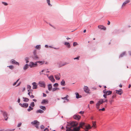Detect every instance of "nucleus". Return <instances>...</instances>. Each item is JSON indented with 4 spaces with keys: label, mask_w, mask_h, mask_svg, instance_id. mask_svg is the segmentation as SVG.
<instances>
[{
    "label": "nucleus",
    "mask_w": 131,
    "mask_h": 131,
    "mask_svg": "<svg viewBox=\"0 0 131 131\" xmlns=\"http://www.w3.org/2000/svg\"><path fill=\"white\" fill-rule=\"evenodd\" d=\"M116 96V95H113L112 96V99H114V98Z\"/></svg>",
    "instance_id": "obj_61"
},
{
    "label": "nucleus",
    "mask_w": 131,
    "mask_h": 131,
    "mask_svg": "<svg viewBox=\"0 0 131 131\" xmlns=\"http://www.w3.org/2000/svg\"><path fill=\"white\" fill-rule=\"evenodd\" d=\"M78 45V43L76 42H74L73 43V46H75Z\"/></svg>",
    "instance_id": "obj_42"
},
{
    "label": "nucleus",
    "mask_w": 131,
    "mask_h": 131,
    "mask_svg": "<svg viewBox=\"0 0 131 131\" xmlns=\"http://www.w3.org/2000/svg\"><path fill=\"white\" fill-rule=\"evenodd\" d=\"M33 85L32 88L33 89H36L37 88V85L36 84V82H34L32 83Z\"/></svg>",
    "instance_id": "obj_15"
},
{
    "label": "nucleus",
    "mask_w": 131,
    "mask_h": 131,
    "mask_svg": "<svg viewBox=\"0 0 131 131\" xmlns=\"http://www.w3.org/2000/svg\"><path fill=\"white\" fill-rule=\"evenodd\" d=\"M21 83V82H19L16 86H16H19L20 85Z\"/></svg>",
    "instance_id": "obj_59"
},
{
    "label": "nucleus",
    "mask_w": 131,
    "mask_h": 131,
    "mask_svg": "<svg viewBox=\"0 0 131 131\" xmlns=\"http://www.w3.org/2000/svg\"><path fill=\"white\" fill-rule=\"evenodd\" d=\"M29 66V65L28 64H26L23 67V70H26L28 68Z\"/></svg>",
    "instance_id": "obj_24"
},
{
    "label": "nucleus",
    "mask_w": 131,
    "mask_h": 131,
    "mask_svg": "<svg viewBox=\"0 0 131 131\" xmlns=\"http://www.w3.org/2000/svg\"><path fill=\"white\" fill-rule=\"evenodd\" d=\"M2 3L5 6H6L8 5V4L7 3L5 2H2Z\"/></svg>",
    "instance_id": "obj_47"
},
{
    "label": "nucleus",
    "mask_w": 131,
    "mask_h": 131,
    "mask_svg": "<svg viewBox=\"0 0 131 131\" xmlns=\"http://www.w3.org/2000/svg\"><path fill=\"white\" fill-rule=\"evenodd\" d=\"M79 57H76V58H74V60H76V59H77V60H79Z\"/></svg>",
    "instance_id": "obj_54"
},
{
    "label": "nucleus",
    "mask_w": 131,
    "mask_h": 131,
    "mask_svg": "<svg viewBox=\"0 0 131 131\" xmlns=\"http://www.w3.org/2000/svg\"><path fill=\"white\" fill-rule=\"evenodd\" d=\"M20 99L19 98H18V99L17 102L18 103H19L20 102Z\"/></svg>",
    "instance_id": "obj_58"
},
{
    "label": "nucleus",
    "mask_w": 131,
    "mask_h": 131,
    "mask_svg": "<svg viewBox=\"0 0 131 131\" xmlns=\"http://www.w3.org/2000/svg\"><path fill=\"white\" fill-rule=\"evenodd\" d=\"M97 103L96 104V107L97 109H98L99 108V106H100V105H97Z\"/></svg>",
    "instance_id": "obj_44"
},
{
    "label": "nucleus",
    "mask_w": 131,
    "mask_h": 131,
    "mask_svg": "<svg viewBox=\"0 0 131 131\" xmlns=\"http://www.w3.org/2000/svg\"><path fill=\"white\" fill-rule=\"evenodd\" d=\"M25 60L26 61V63H27L29 62V58L28 57L26 58H25Z\"/></svg>",
    "instance_id": "obj_39"
},
{
    "label": "nucleus",
    "mask_w": 131,
    "mask_h": 131,
    "mask_svg": "<svg viewBox=\"0 0 131 131\" xmlns=\"http://www.w3.org/2000/svg\"><path fill=\"white\" fill-rule=\"evenodd\" d=\"M128 53L131 56V51H129Z\"/></svg>",
    "instance_id": "obj_63"
},
{
    "label": "nucleus",
    "mask_w": 131,
    "mask_h": 131,
    "mask_svg": "<svg viewBox=\"0 0 131 131\" xmlns=\"http://www.w3.org/2000/svg\"><path fill=\"white\" fill-rule=\"evenodd\" d=\"M15 130V129H8L6 131H14Z\"/></svg>",
    "instance_id": "obj_52"
},
{
    "label": "nucleus",
    "mask_w": 131,
    "mask_h": 131,
    "mask_svg": "<svg viewBox=\"0 0 131 131\" xmlns=\"http://www.w3.org/2000/svg\"><path fill=\"white\" fill-rule=\"evenodd\" d=\"M37 63V61L35 62V63L32 62H30V64H29V66L30 68L37 67L38 66Z\"/></svg>",
    "instance_id": "obj_3"
},
{
    "label": "nucleus",
    "mask_w": 131,
    "mask_h": 131,
    "mask_svg": "<svg viewBox=\"0 0 131 131\" xmlns=\"http://www.w3.org/2000/svg\"><path fill=\"white\" fill-rule=\"evenodd\" d=\"M59 84L57 83H56L54 84L53 85V86L54 87H57L58 86Z\"/></svg>",
    "instance_id": "obj_40"
},
{
    "label": "nucleus",
    "mask_w": 131,
    "mask_h": 131,
    "mask_svg": "<svg viewBox=\"0 0 131 131\" xmlns=\"http://www.w3.org/2000/svg\"><path fill=\"white\" fill-rule=\"evenodd\" d=\"M98 28L101 29H103L104 30H105L106 29V27L102 25H99L98 26Z\"/></svg>",
    "instance_id": "obj_17"
},
{
    "label": "nucleus",
    "mask_w": 131,
    "mask_h": 131,
    "mask_svg": "<svg viewBox=\"0 0 131 131\" xmlns=\"http://www.w3.org/2000/svg\"><path fill=\"white\" fill-rule=\"evenodd\" d=\"M35 48L39 50L41 48V45H37L35 47Z\"/></svg>",
    "instance_id": "obj_29"
},
{
    "label": "nucleus",
    "mask_w": 131,
    "mask_h": 131,
    "mask_svg": "<svg viewBox=\"0 0 131 131\" xmlns=\"http://www.w3.org/2000/svg\"><path fill=\"white\" fill-rule=\"evenodd\" d=\"M36 112V113H43L44 112V111H43L42 110H41L39 109L37 110Z\"/></svg>",
    "instance_id": "obj_27"
},
{
    "label": "nucleus",
    "mask_w": 131,
    "mask_h": 131,
    "mask_svg": "<svg viewBox=\"0 0 131 131\" xmlns=\"http://www.w3.org/2000/svg\"><path fill=\"white\" fill-rule=\"evenodd\" d=\"M116 93L117 94L121 95L123 93V92L121 89H120L119 90H116Z\"/></svg>",
    "instance_id": "obj_11"
},
{
    "label": "nucleus",
    "mask_w": 131,
    "mask_h": 131,
    "mask_svg": "<svg viewBox=\"0 0 131 131\" xmlns=\"http://www.w3.org/2000/svg\"><path fill=\"white\" fill-rule=\"evenodd\" d=\"M48 103V100L43 99V100L41 102L42 104H47Z\"/></svg>",
    "instance_id": "obj_16"
},
{
    "label": "nucleus",
    "mask_w": 131,
    "mask_h": 131,
    "mask_svg": "<svg viewBox=\"0 0 131 131\" xmlns=\"http://www.w3.org/2000/svg\"><path fill=\"white\" fill-rule=\"evenodd\" d=\"M106 91V89H105L103 91V92L104 94L103 95V96L105 98H107V91Z\"/></svg>",
    "instance_id": "obj_14"
},
{
    "label": "nucleus",
    "mask_w": 131,
    "mask_h": 131,
    "mask_svg": "<svg viewBox=\"0 0 131 131\" xmlns=\"http://www.w3.org/2000/svg\"><path fill=\"white\" fill-rule=\"evenodd\" d=\"M64 45H67V46L68 48H70L71 47L70 43L68 42H65L64 43Z\"/></svg>",
    "instance_id": "obj_21"
},
{
    "label": "nucleus",
    "mask_w": 131,
    "mask_h": 131,
    "mask_svg": "<svg viewBox=\"0 0 131 131\" xmlns=\"http://www.w3.org/2000/svg\"><path fill=\"white\" fill-rule=\"evenodd\" d=\"M60 74H59L55 75V78L56 80H59L60 79Z\"/></svg>",
    "instance_id": "obj_20"
},
{
    "label": "nucleus",
    "mask_w": 131,
    "mask_h": 131,
    "mask_svg": "<svg viewBox=\"0 0 131 131\" xmlns=\"http://www.w3.org/2000/svg\"><path fill=\"white\" fill-rule=\"evenodd\" d=\"M48 78L52 82H54L55 81L53 75H51L48 77Z\"/></svg>",
    "instance_id": "obj_10"
},
{
    "label": "nucleus",
    "mask_w": 131,
    "mask_h": 131,
    "mask_svg": "<svg viewBox=\"0 0 131 131\" xmlns=\"http://www.w3.org/2000/svg\"><path fill=\"white\" fill-rule=\"evenodd\" d=\"M39 107L41 109L44 111H45L46 110V107L45 106H40Z\"/></svg>",
    "instance_id": "obj_31"
},
{
    "label": "nucleus",
    "mask_w": 131,
    "mask_h": 131,
    "mask_svg": "<svg viewBox=\"0 0 131 131\" xmlns=\"http://www.w3.org/2000/svg\"><path fill=\"white\" fill-rule=\"evenodd\" d=\"M45 61H37V63H40V65H42L44 63Z\"/></svg>",
    "instance_id": "obj_32"
},
{
    "label": "nucleus",
    "mask_w": 131,
    "mask_h": 131,
    "mask_svg": "<svg viewBox=\"0 0 131 131\" xmlns=\"http://www.w3.org/2000/svg\"><path fill=\"white\" fill-rule=\"evenodd\" d=\"M31 124L34 125L37 129L39 128V126L40 124V122L37 120H35L31 122Z\"/></svg>",
    "instance_id": "obj_2"
},
{
    "label": "nucleus",
    "mask_w": 131,
    "mask_h": 131,
    "mask_svg": "<svg viewBox=\"0 0 131 131\" xmlns=\"http://www.w3.org/2000/svg\"><path fill=\"white\" fill-rule=\"evenodd\" d=\"M3 115L5 121H7L8 118V115L6 112H3Z\"/></svg>",
    "instance_id": "obj_8"
},
{
    "label": "nucleus",
    "mask_w": 131,
    "mask_h": 131,
    "mask_svg": "<svg viewBox=\"0 0 131 131\" xmlns=\"http://www.w3.org/2000/svg\"><path fill=\"white\" fill-rule=\"evenodd\" d=\"M84 90L85 92L88 93H90L89 92V90L87 86H85Z\"/></svg>",
    "instance_id": "obj_12"
},
{
    "label": "nucleus",
    "mask_w": 131,
    "mask_h": 131,
    "mask_svg": "<svg viewBox=\"0 0 131 131\" xmlns=\"http://www.w3.org/2000/svg\"><path fill=\"white\" fill-rule=\"evenodd\" d=\"M35 105L34 102H32L30 104V106L32 107H34L35 106Z\"/></svg>",
    "instance_id": "obj_37"
},
{
    "label": "nucleus",
    "mask_w": 131,
    "mask_h": 131,
    "mask_svg": "<svg viewBox=\"0 0 131 131\" xmlns=\"http://www.w3.org/2000/svg\"><path fill=\"white\" fill-rule=\"evenodd\" d=\"M19 104L22 107L25 108L27 107L28 106V104L27 103H24L23 104L19 103Z\"/></svg>",
    "instance_id": "obj_6"
},
{
    "label": "nucleus",
    "mask_w": 131,
    "mask_h": 131,
    "mask_svg": "<svg viewBox=\"0 0 131 131\" xmlns=\"http://www.w3.org/2000/svg\"><path fill=\"white\" fill-rule=\"evenodd\" d=\"M129 1L128 0H126L123 3L122 7H123L125 6L126 4L129 3Z\"/></svg>",
    "instance_id": "obj_22"
},
{
    "label": "nucleus",
    "mask_w": 131,
    "mask_h": 131,
    "mask_svg": "<svg viewBox=\"0 0 131 131\" xmlns=\"http://www.w3.org/2000/svg\"><path fill=\"white\" fill-rule=\"evenodd\" d=\"M47 3L48 5L50 7L52 6V5L50 4V0H47Z\"/></svg>",
    "instance_id": "obj_35"
},
{
    "label": "nucleus",
    "mask_w": 131,
    "mask_h": 131,
    "mask_svg": "<svg viewBox=\"0 0 131 131\" xmlns=\"http://www.w3.org/2000/svg\"><path fill=\"white\" fill-rule=\"evenodd\" d=\"M21 123H18L17 126L18 127H20L21 126Z\"/></svg>",
    "instance_id": "obj_51"
},
{
    "label": "nucleus",
    "mask_w": 131,
    "mask_h": 131,
    "mask_svg": "<svg viewBox=\"0 0 131 131\" xmlns=\"http://www.w3.org/2000/svg\"><path fill=\"white\" fill-rule=\"evenodd\" d=\"M30 97L31 98H33L35 97L33 95L30 96Z\"/></svg>",
    "instance_id": "obj_55"
},
{
    "label": "nucleus",
    "mask_w": 131,
    "mask_h": 131,
    "mask_svg": "<svg viewBox=\"0 0 131 131\" xmlns=\"http://www.w3.org/2000/svg\"><path fill=\"white\" fill-rule=\"evenodd\" d=\"M80 118V116L78 115H75L73 116V118L74 119L77 120H79Z\"/></svg>",
    "instance_id": "obj_13"
},
{
    "label": "nucleus",
    "mask_w": 131,
    "mask_h": 131,
    "mask_svg": "<svg viewBox=\"0 0 131 131\" xmlns=\"http://www.w3.org/2000/svg\"><path fill=\"white\" fill-rule=\"evenodd\" d=\"M61 85L62 86H65V82L63 80H62L60 82Z\"/></svg>",
    "instance_id": "obj_30"
},
{
    "label": "nucleus",
    "mask_w": 131,
    "mask_h": 131,
    "mask_svg": "<svg viewBox=\"0 0 131 131\" xmlns=\"http://www.w3.org/2000/svg\"><path fill=\"white\" fill-rule=\"evenodd\" d=\"M84 125H83V126L82 128H83V127H85V130H87L88 129H90L91 128V126L90 125H85V124L84 123ZM84 129H85V128H84Z\"/></svg>",
    "instance_id": "obj_9"
},
{
    "label": "nucleus",
    "mask_w": 131,
    "mask_h": 131,
    "mask_svg": "<svg viewBox=\"0 0 131 131\" xmlns=\"http://www.w3.org/2000/svg\"><path fill=\"white\" fill-rule=\"evenodd\" d=\"M56 88H53L52 89V91L53 92H54L56 91Z\"/></svg>",
    "instance_id": "obj_50"
},
{
    "label": "nucleus",
    "mask_w": 131,
    "mask_h": 131,
    "mask_svg": "<svg viewBox=\"0 0 131 131\" xmlns=\"http://www.w3.org/2000/svg\"><path fill=\"white\" fill-rule=\"evenodd\" d=\"M40 127L41 129H43L45 128V127L43 125H42L40 126Z\"/></svg>",
    "instance_id": "obj_49"
},
{
    "label": "nucleus",
    "mask_w": 131,
    "mask_h": 131,
    "mask_svg": "<svg viewBox=\"0 0 131 131\" xmlns=\"http://www.w3.org/2000/svg\"><path fill=\"white\" fill-rule=\"evenodd\" d=\"M33 109V108L32 107H31V106H30L29 107V108L27 109V110L28 112H29L31 110H32Z\"/></svg>",
    "instance_id": "obj_33"
},
{
    "label": "nucleus",
    "mask_w": 131,
    "mask_h": 131,
    "mask_svg": "<svg viewBox=\"0 0 131 131\" xmlns=\"http://www.w3.org/2000/svg\"><path fill=\"white\" fill-rule=\"evenodd\" d=\"M104 100L105 99H100V100L98 101L97 103V105H100L101 104H102L103 103L107 102L108 101L107 100Z\"/></svg>",
    "instance_id": "obj_4"
},
{
    "label": "nucleus",
    "mask_w": 131,
    "mask_h": 131,
    "mask_svg": "<svg viewBox=\"0 0 131 131\" xmlns=\"http://www.w3.org/2000/svg\"><path fill=\"white\" fill-rule=\"evenodd\" d=\"M76 97L77 99L81 98L82 97V96L79 95L78 93H76Z\"/></svg>",
    "instance_id": "obj_26"
},
{
    "label": "nucleus",
    "mask_w": 131,
    "mask_h": 131,
    "mask_svg": "<svg viewBox=\"0 0 131 131\" xmlns=\"http://www.w3.org/2000/svg\"><path fill=\"white\" fill-rule=\"evenodd\" d=\"M61 99H63V100H65L66 99V97H61Z\"/></svg>",
    "instance_id": "obj_62"
},
{
    "label": "nucleus",
    "mask_w": 131,
    "mask_h": 131,
    "mask_svg": "<svg viewBox=\"0 0 131 131\" xmlns=\"http://www.w3.org/2000/svg\"><path fill=\"white\" fill-rule=\"evenodd\" d=\"M121 31L119 29H115L113 31V33L115 34H118L120 33Z\"/></svg>",
    "instance_id": "obj_18"
},
{
    "label": "nucleus",
    "mask_w": 131,
    "mask_h": 131,
    "mask_svg": "<svg viewBox=\"0 0 131 131\" xmlns=\"http://www.w3.org/2000/svg\"><path fill=\"white\" fill-rule=\"evenodd\" d=\"M126 54V52L124 51L119 56V58H122L123 57L124 55H125Z\"/></svg>",
    "instance_id": "obj_19"
},
{
    "label": "nucleus",
    "mask_w": 131,
    "mask_h": 131,
    "mask_svg": "<svg viewBox=\"0 0 131 131\" xmlns=\"http://www.w3.org/2000/svg\"><path fill=\"white\" fill-rule=\"evenodd\" d=\"M92 124H93V127L95 128L96 127V123H95V122H92Z\"/></svg>",
    "instance_id": "obj_41"
},
{
    "label": "nucleus",
    "mask_w": 131,
    "mask_h": 131,
    "mask_svg": "<svg viewBox=\"0 0 131 131\" xmlns=\"http://www.w3.org/2000/svg\"><path fill=\"white\" fill-rule=\"evenodd\" d=\"M43 97H46L47 96L46 94L44 93H43Z\"/></svg>",
    "instance_id": "obj_57"
},
{
    "label": "nucleus",
    "mask_w": 131,
    "mask_h": 131,
    "mask_svg": "<svg viewBox=\"0 0 131 131\" xmlns=\"http://www.w3.org/2000/svg\"><path fill=\"white\" fill-rule=\"evenodd\" d=\"M105 108L104 107L102 109H99V111H104L105 110Z\"/></svg>",
    "instance_id": "obj_48"
},
{
    "label": "nucleus",
    "mask_w": 131,
    "mask_h": 131,
    "mask_svg": "<svg viewBox=\"0 0 131 131\" xmlns=\"http://www.w3.org/2000/svg\"><path fill=\"white\" fill-rule=\"evenodd\" d=\"M94 103V101H90V104H93Z\"/></svg>",
    "instance_id": "obj_53"
},
{
    "label": "nucleus",
    "mask_w": 131,
    "mask_h": 131,
    "mask_svg": "<svg viewBox=\"0 0 131 131\" xmlns=\"http://www.w3.org/2000/svg\"><path fill=\"white\" fill-rule=\"evenodd\" d=\"M38 84L41 87L45 88L46 87V84L44 81H40L39 82Z\"/></svg>",
    "instance_id": "obj_5"
},
{
    "label": "nucleus",
    "mask_w": 131,
    "mask_h": 131,
    "mask_svg": "<svg viewBox=\"0 0 131 131\" xmlns=\"http://www.w3.org/2000/svg\"><path fill=\"white\" fill-rule=\"evenodd\" d=\"M36 50H34L33 52V55L36 54Z\"/></svg>",
    "instance_id": "obj_46"
},
{
    "label": "nucleus",
    "mask_w": 131,
    "mask_h": 131,
    "mask_svg": "<svg viewBox=\"0 0 131 131\" xmlns=\"http://www.w3.org/2000/svg\"><path fill=\"white\" fill-rule=\"evenodd\" d=\"M32 100L35 102H36L37 101L36 99H33Z\"/></svg>",
    "instance_id": "obj_64"
},
{
    "label": "nucleus",
    "mask_w": 131,
    "mask_h": 131,
    "mask_svg": "<svg viewBox=\"0 0 131 131\" xmlns=\"http://www.w3.org/2000/svg\"><path fill=\"white\" fill-rule=\"evenodd\" d=\"M48 90L49 91H51L52 89V86L51 84H49L48 85Z\"/></svg>",
    "instance_id": "obj_23"
},
{
    "label": "nucleus",
    "mask_w": 131,
    "mask_h": 131,
    "mask_svg": "<svg viewBox=\"0 0 131 131\" xmlns=\"http://www.w3.org/2000/svg\"><path fill=\"white\" fill-rule=\"evenodd\" d=\"M7 67H8L10 69L12 70L14 68V67L12 65H10L9 66H7Z\"/></svg>",
    "instance_id": "obj_38"
},
{
    "label": "nucleus",
    "mask_w": 131,
    "mask_h": 131,
    "mask_svg": "<svg viewBox=\"0 0 131 131\" xmlns=\"http://www.w3.org/2000/svg\"><path fill=\"white\" fill-rule=\"evenodd\" d=\"M23 99H24L23 101L25 102H27L29 100V99L26 97H23Z\"/></svg>",
    "instance_id": "obj_28"
},
{
    "label": "nucleus",
    "mask_w": 131,
    "mask_h": 131,
    "mask_svg": "<svg viewBox=\"0 0 131 131\" xmlns=\"http://www.w3.org/2000/svg\"><path fill=\"white\" fill-rule=\"evenodd\" d=\"M84 113V112L82 111H81L79 112V113L80 114H83Z\"/></svg>",
    "instance_id": "obj_60"
},
{
    "label": "nucleus",
    "mask_w": 131,
    "mask_h": 131,
    "mask_svg": "<svg viewBox=\"0 0 131 131\" xmlns=\"http://www.w3.org/2000/svg\"><path fill=\"white\" fill-rule=\"evenodd\" d=\"M43 131H49V129L47 128H45Z\"/></svg>",
    "instance_id": "obj_56"
},
{
    "label": "nucleus",
    "mask_w": 131,
    "mask_h": 131,
    "mask_svg": "<svg viewBox=\"0 0 131 131\" xmlns=\"http://www.w3.org/2000/svg\"><path fill=\"white\" fill-rule=\"evenodd\" d=\"M27 88L28 89H29V90H30L31 88V86L30 85H27Z\"/></svg>",
    "instance_id": "obj_45"
},
{
    "label": "nucleus",
    "mask_w": 131,
    "mask_h": 131,
    "mask_svg": "<svg viewBox=\"0 0 131 131\" xmlns=\"http://www.w3.org/2000/svg\"><path fill=\"white\" fill-rule=\"evenodd\" d=\"M107 91V95H111L112 93V91Z\"/></svg>",
    "instance_id": "obj_34"
},
{
    "label": "nucleus",
    "mask_w": 131,
    "mask_h": 131,
    "mask_svg": "<svg viewBox=\"0 0 131 131\" xmlns=\"http://www.w3.org/2000/svg\"><path fill=\"white\" fill-rule=\"evenodd\" d=\"M10 62L11 63L13 64H16L19 66V63L15 61L14 59H12L11 60Z\"/></svg>",
    "instance_id": "obj_7"
},
{
    "label": "nucleus",
    "mask_w": 131,
    "mask_h": 131,
    "mask_svg": "<svg viewBox=\"0 0 131 131\" xmlns=\"http://www.w3.org/2000/svg\"><path fill=\"white\" fill-rule=\"evenodd\" d=\"M78 124V123L74 122H71L68 124H67L66 126V131H79L81 128H82L84 125V123H81L80 124L79 126L77 127Z\"/></svg>",
    "instance_id": "obj_1"
},
{
    "label": "nucleus",
    "mask_w": 131,
    "mask_h": 131,
    "mask_svg": "<svg viewBox=\"0 0 131 131\" xmlns=\"http://www.w3.org/2000/svg\"><path fill=\"white\" fill-rule=\"evenodd\" d=\"M58 64L59 65V67H60L62 66H62V63L61 62H59L58 63Z\"/></svg>",
    "instance_id": "obj_36"
},
{
    "label": "nucleus",
    "mask_w": 131,
    "mask_h": 131,
    "mask_svg": "<svg viewBox=\"0 0 131 131\" xmlns=\"http://www.w3.org/2000/svg\"><path fill=\"white\" fill-rule=\"evenodd\" d=\"M69 64V63L67 62H64V63H62V66H64L65 65H66L67 64Z\"/></svg>",
    "instance_id": "obj_43"
},
{
    "label": "nucleus",
    "mask_w": 131,
    "mask_h": 131,
    "mask_svg": "<svg viewBox=\"0 0 131 131\" xmlns=\"http://www.w3.org/2000/svg\"><path fill=\"white\" fill-rule=\"evenodd\" d=\"M32 58L34 60H37L39 59V57L37 56V54L34 55L32 56Z\"/></svg>",
    "instance_id": "obj_25"
}]
</instances>
